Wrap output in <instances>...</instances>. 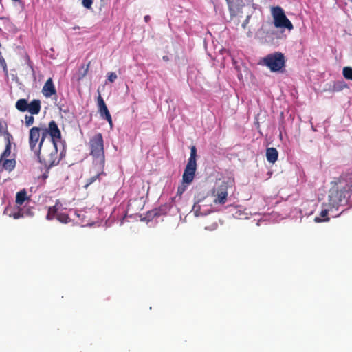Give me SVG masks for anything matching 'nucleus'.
<instances>
[{
	"label": "nucleus",
	"instance_id": "nucleus-1",
	"mask_svg": "<svg viewBox=\"0 0 352 352\" xmlns=\"http://www.w3.org/2000/svg\"><path fill=\"white\" fill-rule=\"evenodd\" d=\"M351 190L352 185H349L343 179H340L329 190L328 205L335 208L344 205L350 197Z\"/></svg>",
	"mask_w": 352,
	"mask_h": 352
},
{
	"label": "nucleus",
	"instance_id": "nucleus-2",
	"mask_svg": "<svg viewBox=\"0 0 352 352\" xmlns=\"http://www.w3.org/2000/svg\"><path fill=\"white\" fill-rule=\"evenodd\" d=\"M15 107L20 112L28 111L31 114L25 116V124L29 127L34 122L33 115H38L41 111V102L38 99H34L28 102L27 99L21 98L16 102Z\"/></svg>",
	"mask_w": 352,
	"mask_h": 352
},
{
	"label": "nucleus",
	"instance_id": "nucleus-3",
	"mask_svg": "<svg viewBox=\"0 0 352 352\" xmlns=\"http://www.w3.org/2000/svg\"><path fill=\"white\" fill-rule=\"evenodd\" d=\"M89 154L93 157V164H105L104 140L102 135L98 133L89 142Z\"/></svg>",
	"mask_w": 352,
	"mask_h": 352
},
{
	"label": "nucleus",
	"instance_id": "nucleus-4",
	"mask_svg": "<svg viewBox=\"0 0 352 352\" xmlns=\"http://www.w3.org/2000/svg\"><path fill=\"white\" fill-rule=\"evenodd\" d=\"M41 163L45 166L52 167L57 165L60 162L56 143H50L49 148H42L40 154L36 155Z\"/></svg>",
	"mask_w": 352,
	"mask_h": 352
},
{
	"label": "nucleus",
	"instance_id": "nucleus-5",
	"mask_svg": "<svg viewBox=\"0 0 352 352\" xmlns=\"http://www.w3.org/2000/svg\"><path fill=\"white\" fill-rule=\"evenodd\" d=\"M262 62L274 72L280 71L285 65V56L279 52L267 54L263 58Z\"/></svg>",
	"mask_w": 352,
	"mask_h": 352
},
{
	"label": "nucleus",
	"instance_id": "nucleus-6",
	"mask_svg": "<svg viewBox=\"0 0 352 352\" xmlns=\"http://www.w3.org/2000/svg\"><path fill=\"white\" fill-rule=\"evenodd\" d=\"M41 128L34 126L30 130L29 133V145L34 154H40L45 141V137Z\"/></svg>",
	"mask_w": 352,
	"mask_h": 352
},
{
	"label": "nucleus",
	"instance_id": "nucleus-7",
	"mask_svg": "<svg viewBox=\"0 0 352 352\" xmlns=\"http://www.w3.org/2000/svg\"><path fill=\"white\" fill-rule=\"evenodd\" d=\"M272 15L276 28H286L289 30H293V24L286 16L282 8L279 6L273 7L272 8Z\"/></svg>",
	"mask_w": 352,
	"mask_h": 352
},
{
	"label": "nucleus",
	"instance_id": "nucleus-8",
	"mask_svg": "<svg viewBox=\"0 0 352 352\" xmlns=\"http://www.w3.org/2000/svg\"><path fill=\"white\" fill-rule=\"evenodd\" d=\"M234 183V181L228 180L223 182L217 188H214L212 191V194L214 197L213 200L215 204H224L227 201L228 197V190L229 187H231Z\"/></svg>",
	"mask_w": 352,
	"mask_h": 352
},
{
	"label": "nucleus",
	"instance_id": "nucleus-9",
	"mask_svg": "<svg viewBox=\"0 0 352 352\" xmlns=\"http://www.w3.org/2000/svg\"><path fill=\"white\" fill-rule=\"evenodd\" d=\"M42 131L45 138L47 136V135H50V143H56L57 141L61 139L60 131L54 120L50 121L48 124V127L43 128Z\"/></svg>",
	"mask_w": 352,
	"mask_h": 352
},
{
	"label": "nucleus",
	"instance_id": "nucleus-10",
	"mask_svg": "<svg viewBox=\"0 0 352 352\" xmlns=\"http://www.w3.org/2000/svg\"><path fill=\"white\" fill-rule=\"evenodd\" d=\"M98 112L102 118L105 119L110 126H113V121L109 111L100 94H99L97 98Z\"/></svg>",
	"mask_w": 352,
	"mask_h": 352
},
{
	"label": "nucleus",
	"instance_id": "nucleus-11",
	"mask_svg": "<svg viewBox=\"0 0 352 352\" xmlns=\"http://www.w3.org/2000/svg\"><path fill=\"white\" fill-rule=\"evenodd\" d=\"M104 165L100 164H94V168L95 169L94 175H92L87 180V183L85 186V188H87L89 185L92 184L96 181L100 182L102 177L105 176L106 173H104Z\"/></svg>",
	"mask_w": 352,
	"mask_h": 352
},
{
	"label": "nucleus",
	"instance_id": "nucleus-12",
	"mask_svg": "<svg viewBox=\"0 0 352 352\" xmlns=\"http://www.w3.org/2000/svg\"><path fill=\"white\" fill-rule=\"evenodd\" d=\"M197 163L188 162L182 176L183 182L187 184H190L195 177Z\"/></svg>",
	"mask_w": 352,
	"mask_h": 352
},
{
	"label": "nucleus",
	"instance_id": "nucleus-13",
	"mask_svg": "<svg viewBox=\"0 0 352 352\" xmlns=\"http://www.w3.org/2000/svg\"><path fill=\"white\" fill-rule=\"evenodd\" d=\"M42 94L46 98H50L56 94V90L52 78L47 80L42 88Z\"/></svg>",
	"mask_w": 352,
	"mask_h": 352
},
{
	"label": "nucleus",
	"instance_id": "nucleus-14",
	"mask_svg": "<svg viewBox=\"0 0 352 352\" xmlns=\"http://www.w3.org/2000/svg\"><path fill=\"white\" fill-rule=\"evenodd\" d=\"M0 165L5 170L11 172L16 166V160L14 159H0Z\"/></svg>",
	"mask_w": 352,
	"mask_h": 352
},
{
	"label": "nucleus",
	"instance_id": "nucleus-15",
	"mask_svg": "<svg viewBox=\"0 0 352 352\" xmlns=\"http://www.w3.org/2000/svg\"><path fill=\"white\" fill-rule=\"evenodd\" d=\"M278 153L275 148L271 147L266 150V157L270 163L274 164L277 161Z\"/></svg>",
	"mask_w": 352,
	"mask_h": 352
},
{
	"label": "nucleus",
	"instance_id": "nucleus-16",
	"mask_svg": "<svg viewBox=\"0 0 352 352\" xmlns=\"http://www.w3.org/2000/svg\"><path fill=\"white\" fill-rule=\"evenodd\" d=\"M29 199L30 198L27 195L26 190L23 189L16 193L15 202L17 206H21L26 200Z\"/></svg>",
	"mask_w": 352,
	"mask_h": 352
},
{
	"label": "nucleus",
	"instance_id": "nucleus-17",
	"mask_svg": "<svg viewBox=\"0 0 352 352\" xmlns=\"http://www.w3.org/2000/svg\"><path fill=\"white\" fill-rule=\"evenodd\" d=\"M6 135H7V138H6L7 143H6V148H5L4 151L1 153V157H0V159H2V160L3 159H8V157L11 154L10 138H12V135L9 133H7Z\"/></svg>",
	"mask_w": 352,
	"mask_h": 352
},
{
	"label": "nucleus",
	"instance_id": "nucleus-18",
	"mask_svg": "<svg viewBox=\"0 0 352 352\" xmlns=\"http://www.w3.org/2000/svg\"><path fill=\"white\" fill-rule=\"evenodd\" d=\"M328 206L329 207L327 208H324V209L322 210V211L320 213V217H316L314 218L315 222L321 223L322 221H329V218L327 217V214H328V212L331 210V209L333 208L329 206V205H328Z\"/></svg>",
	"mask_w": 352,
	"mask_h": 352
},
{
	"label": "nucleus",
	"instance_id": "nucleus-19",
	"mask_svg": "<svg viewBox=\"0 0 352 352\" xmlns=\"http://www.w3.org/2000/svg\"><path fill=\"white\" fill-rule=\"evenodd\" d=\"M56 219L62 223H68L72 221L66 213H58L56 214Z\"/></svg>",
	"mask_w": 352,
	"mask_h": 352
},
{
	"label": "nucleus",
	"instance_id": "nucleus-20",
	"mask_svg": "<svg viewBox=\"0 0 352 352\" xmlns=\"http://www.w3.org/2000/svg\"><path fill=\"white\" fill-rule=\"evenodd\" d=\"M58 213V212H57V210H56L52 206L49 207L47 214L46 216V219L49 221H51V220L54 219L55 217L56 218V214Z\"/></svg>",
	"mask_w": 352,
	"mask_h": 352
},
{
	"label": "nucleus",
	"instance_id": "nucleus-21",
	"mask_svg": "<svg viewBox=\"0 0 352 352\" xmlns=\"http://www.w3.org/2000/svg\"><path fill=\"white\" fill-rule=\"evenodd\" d=\"M342 74L344 77L347 79L352 80V68L350 67H345L343 68Z\"/></svg>",
	"mask_w": 352,
	"mask_h": 352
},
{
	"label": "nucleus",
	"instance_id": "nucleus-22",
	"mask_svg": "<svg viewBox=\"0 0 352 352\" xmlns=\"http://www.w3.org/2000/svg\"><path fill=\"white\" fill-rule=\"evenodd\" d=\"M197 149L195 146H192L190 149V156L188 159V162L197 163L196 162Z\"/></svg>",
	"mask_w": 352,
	"mask_h": 352
},
{
	"label": "nucleus",
	"instance_id": "nucleus-23",
	"mask_svg": "<svg viewBox=\"0 0 352 352\" xmlns=\"http://www.w3.org/2000/svg\"><path fill=\"white\" fill-rule=\"evenodd\" d=\"M94 0H81L82 6L88 10L91 9Z\"/></svg>",
	"mask_w": 352,
	"mask_h": 352
},
{
	"label": "nucleus",
	"instance_id": "nucleus-24",
	"mask_svg": "<svg viewBox=\"0 0 352 352\" xmlns=\"http://www.w3.org/2000/svg\"><path fill=\"white\" fill-rule=\"evenodd\" d=\"M19 210L18 212L12 213L10 214V217H13L14 219H18L23 217V213Z\"/></svg>",
	"mask_w": 352,
	"mask_h": 352
},
{
	"label": "nucleus",
	"instance_id": "nucleus-25",
	"mask_svg": "<svg viewBox=\"0 0 352 352\" xmlns=\"http://www.w3.org/2000/svg\"><path fill=\"white\" fill-rule=\"evenodd\" d=\"M342 88H343V85H342V82H336L333 87V91H339L342 90Z\"/></svg>",
	"mask_w": 352,
	"mask_h": 352
},
{
	"label": "nucleus",
	"instance_id": "nucleus-26",
	"mask_svg": "<svg viewBox=\"0 0 352 352\" xmlns=\"http://www.w3.org/2000/svg\"><path fill=\"white\" fill-rule=\"evenodd\" d=\"M108 80L111 82H113L116 80V79L117 78V75L115 72H109L108 73Z\"/></svg>",
	"mask_w": 352,
	"mask_h": 352
},
{
	"label": "nucleus",
	"instance_id": "nucleus-27",
	"mask_svg": "<svg viewBox=\"0 0 352 352\" xmlns=\"http://www.w3.org/2000/svg\"><path fill=\"white\" fill-rule=\"evenodd\" d=\"M53 208H54L57 212L60 210L63 207L62 203L60 201V200L57 199L56 201V204L54 206H52Z\"/></svg>",
	"mask_w": 352,
	"mask_h": 352
},
{
	"label": "nucleus",
	"instance_id": "nucleus-28",
	"mask_svg": "<svg viewBox=\"0 0 352 352\" xmlns=\"http://www.w3.org/2000/svg\"><path fill=\"white\" fill-rule=\"evenodd\" d=\"M186 190V186L184 185H182L178 187L177 194L182 195Z\"/></svg>",
	"mask_w": 352,
	"mask_h": 352
},
{
	"label": "nucleus",
	"instance_id": "nucleus-29",
	"mask_svg": "<svg viewBox=\"0 0 352 352\" xmlns=\"http://www.w3.org/2000/svg\"><path fill=\"white\" fill-rule=\"evenodd\" d=\"M226 1L228 3L229 10L232 12L234 10L232 1L231 0H226Z\"/></svg>",
	"mask_w": 352,
	"mask_h": 352
},
{
	"label": "nucleus",
	"instance_id": "nucleus-30",
	"mask_svg": "<svg viewBox=\"0 0 352 352\" xmlns=\"http://www.w3.org/2000/svg\"><path fill=\"white\" fill-rule=\"evenodd\" d=\"M89 64H90V63H89L87 65V66H86V67H85V71H84V72H83V74H82V76H85L87 74V72H88L89 67Z\"/></svg>",
	"mask_w": 352,
	"mask_h": 352
},
{
	"label": "nucleus",
	"instance_id": "nucleus-31",
	"mask_svg": "<svg viewBox=\"0 0 352 352\" xmlns=\"http://www.w3.org/2000/svg\"><path fill=\"white\" fill-rule=\"evenodd\" d=\"M144 19L146 23H148L151 20V16L149 15H146L144 16Z\"/></svg>",
	"mask_w": 352,
	"mask_h": 352
},
{
	"label": "nucleus",
	"instance_id": "nucleus-32",
	"mask_svg": "<svg viewBox=\"0 0 352 352\" xmlns=\"http://www.w3.org/2000/svg\"><path fill=\"white\" fill-rule=\"evenodd\" d=\"M163 60H165V61H167V60H168V57L167 56H163Z\"/></svg>",
	"mask_w": 352,
	"mask_h": 352
}]
</instances>
